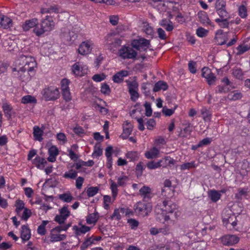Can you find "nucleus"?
Masks as SVG:
<instances>
[{"instance_id":"1","label":"nucleus","mask_w":250,"mask_h":250,"mask_svg":"<svg viewBox=\"0 0 250 250\" xmlns=\"http://www.w3.org/2000/svg\"><path fill=\"white\" fill-rule=\"evenodd\" d=\"M16 65H23L17 70L16 68H13V71H18L19 78L22 81H28L30 79L31 74L36 66V62L34 58L23 54L20 55L16 61Z\"/></svg>"},{"instance_id":"2","label":"nucleus","mask_w":250,"mask_h":250,"mask_svg":"<svg viewBox=\"0 0 250 250\" xmlns=\"http://www.w3.org/2000/svg\"><path fill=\"white\" fill-rule=\"evenodd\" d=\"M55 26V22L52 17L46 16L42 19L40 23L33 29V32L38 37H41L46 32L52 31Z\"/></svg>"},{"instance_id":"3","label":"nucleus","mask_w":250,"mask_h":250,"mask_svg":"<svg viewBox=\"0 0 250 250\" xmlns=\"http://www.w3.org/2000/svg\"><path fill=\"white\" fill-rule=\"evenodd\" d=\"M162 205V216L165 221H167L173 216L176 218L179 215L177 210V205L172 203L170 201H164Z\"/></svg>"},{"instance_id":"4","label":"nucleus","mask_w":250,"mask_h":250,"mask_svg":"<svg viewBox=\"0 0 250 250\" xmlns=\"http://www.w3.org/2000/svg\"><path fill=\"white\" fill-rule=\"evenodd\" d=\"M134 210L138 215L144 217L151 211L152 207L149 203L139 202L134 206Z\"/></svg>"},{"instance_id":"5","label":"nucleus","mask_w":250,"mask_h":250,"mask_svg":"<svg viewBox=\"0 0 250 250\" xmlns=\"http://www.w3.org/2000/svg\"><path fill=\"white\" fill-rule=\"evenodd\" d=\"M133 48L123 46L119 50V56L123 59H135L137 53Z\"/></svg>"},{"instance_id":"6","label":"nucleus","mask_w":250,"mask_h":250,"mask_svg":"<svg viewBox=\"0 0 250 250\" xmlns=\"http://www.w3.org/2000/svg\"><path fill=\"white\" fill-rule=\"evenodd\" d=\"M43 95L46 101H54L60 96V92L57 88L50 86L43 91Z\"/></svg>"},{"instance_id":"7","label":"nucleus","mask_w":250,"mask_h":250,"mask_svg":"<svg viewBox=\"0 0 250 250\" xmlns=\"http://www.w3.org/2000/svg\"><path fill=\"white\" fill-rule=\"evenodd\" d=\"M132 47L136 48L139 51H146L147 48L150 46L149 40L140 38L137 40H134L131 43Z\"/></svg>"},{"instance_id":"8","label":"nucleus","mask_w":250,"mask_h":250,"mask_svg":"<svg viewBox=\"0 0 250 250\" xmlns=\"http://www.w3.org/2000/svg\"><path fill=\"white\" fill-rule=\"evenodd\" d=\"M69 83L70 81L66 79H63L61 81L62 96L63 99L66 102L70 101L72 99L68 86Z\"/></svg>"},{"instance_id":"9","label":"nucleus","mask_w":250,"mask_h":250,"mask_svg":"<svg viewBox=\"0 0 250 250\" xmlns=\"http://www.w3.org/2000/svg\"><path fill=\"white\" fill-rule=\"evenodd\" d=\"M202 76L205 78L208 85L215 84L216 78L211 70L207 67H204L202 69Z\"/></svg>"},{"instance_id":"10","label":"nucleus","mask_w":250,"mask_h":250,"mask_svg":"<svg viewBox=\"0 0 250 250\" xmlns=\"http://www.w3.org/2000/svg\"><path fill=\"white\" fill-rule=\"evenodd\" d=\"M221 240L224 245L232 246L239 242V238L235 235H227L221 237Z\"/></svg>"},{"instance_id":"11","label":"nucleus","mask_w":250,"mask_h":250,"mask_svg":"<svg viewBox=\"0 0 250 250\" xmlns=\"http://www.w3.org/2000/svg\"><path fill=\"white\" fill-rule=\"evenodd\" d=\"M228 32L224 33L222 30H218L216 32L214 38L216 42L220 45L226 44L228 40Z\"/></svg>"},{"instance_id":"12","label":"nucleus","mask_w":250,"mask_h":250,"mask_svg":"<svg viewBox=\"0 0 250 250\" xmlns=\"http://www.w3.org/2000/svg\"><path fill=\"white\" fill-rule=\"evenodd\" d=\"M61 37L64 42H72L76 40L77 38V35L74 31H70L65 29L64 32L61 33Z\"/></svg>"},{"instance_id":"13","label":"nucleus","mask_w":250,"mask_h":250,"mask_svg":"<svg viewBox=\"0 0 250 250\" xmlns=\"http://www.w3.org/2000/svg\"><path fill=\"white\" fill-rule=\"evenodd\" d=\"M92 44V43L89 41L83 42L79 46V53L83 55L88 54L91 51Z\"/></svg>"},{"instance_id":"14","label":"nucleus","mask_w":250,"mask_h":250,"mask_svg":"<svg viewBox=\"0 0 250 250\" xmlns=\"http://www.w3.org/2000/svg\"><path fill=\"white\" fill-rule=\"evenodd\" d=\"M39 24L38 20L36 18L27 20L22 25V28L24 31H28L31 28H35Z\"/></svg>"},{"instance_id":"15","label":"nucleus","mask_w":250,"mask_h":250,"mask_svg":"<svg viewBox=\"0 0 250 250\" xmlns=\"http://www.w3.org/2000/svg\"><path fill=\"white\" fill-rule=\"evenodd\" d=\"M139 194L144 199H149L151 198L152 190L149 187L144 186L139 190Z\"/></svg>"},{"instance_id":"16","label":"nucleus","mask_w":250,"mask_h":250,"mask_svg":"<svg viewBox=\"0 0 250 250\" xmlns=\"http://www.w3.org/2000/svg\"><path fill=\"white\" fill-rule=\"evenodd\" d=\"M46 160L39 156L36 157V158L32 161V164L36 166V167L39 169H43L45 165L47 164Z\"/></svg>"},{"instance_id":"17","label":"nucleus","mask_w":250,"mask_h":250,"mask_svg":"<svg viewBox=\"0 0 250 250\" xmlns=\"http://www.w3.org/2000/svg\"><path fill=\"white\" fill-rule=\"evenodd\" d=\"M21 237L23 242L28 241L31 237L30 230L27 226H21Z\"/></svg>"},{"instance_id":"18","label":"nucleus","mask_w":250,"mask_h":250,"mask_svg":"<svg viewBox=\"0 0 250 250\" xmlns=\"http://www.w3.org/2000/svg\"><path fill=\"white\" fill-rule=\"evenodd\" d=\"M128 75V72L126 70H122L116 73L112 78L114 82L116 83H120L123 80L124 78Z\"/></svg>"},{"instance_id":"19","label":"nucleus","mask_w":250,"mask_h":250,"mask_svg":"<svg viewBox=\"0 0 250 250\" xmlns=\"http://www.w3.org/2000/svg\"><path fill=\"white\" fill-rule=\"evenodd\" d=\"M198 17L201 23L205 25H211L210 21L207 14L204 11L200 12L198 13Z\"/></svg>"},{"instance_id":"20","label":"nucleus","mask_w":250,"mask_h":250,"mask_svg":"<svg viewBox=\"0 0 250 250\" xmlns=\"http://www.w3.org/2000/svg\"><path fill=\"white\" fill-rule=\"evenodd\" d=\"M61 11L60 6L57 5H51L49 7L43 8L41 9V13H58Z\"/></svg>"},{"instance_id":"21","label":"nucleus","mask_w":250,"mask_h":250,"mask_svg":"<svg viewBox=\"0 0 250 250\" xmlns=\"http://www.w3.org/2000/svg\"><path fill=\"white\" fill-rule=\"evenodd\" d=\"M160 153L159 150L156 147H153L149 151L145 153V157L148 159H152L156 158Z\"/></svg>"},{"instance_id":"22","label":"nucleus","mask_w":250,"mask_h":250,"mask_svg":"<svg viewBox=\"0 0 250 250\" xmlns=\"http://www.w3.org/2000/svg\"><path fill=\"white\" fill-rule=\"evenodd\" d=\"M79 224L81 226L80 227H78L76 226L73 227V229L75 230L76 234L77 235H81L82 234H84L89 231L91 229V228L89 227L82 225L80 223Z\"/></svg>"},{"instance_id":"23","label":"nucleus","mask_w":250,"mask_h":250,"mask_svg":"<svg viewBox=\"0 0 250 250\" xmlns=\"http://www.w3.org/2000/svg\"><path fill=\"white\" fill-rule=\"evenodd\" d=\"M55 232H52V230L51 231L50 241L51 242L61 241L64 240L66 237V235L65 234H59L55 233Z\"/></svg>"},{"instance_id":"24","label":"nucleus","mask_w":250,"mask_h":250,"mask_svg":"<svg viewBox=\"0 0 250 250\" xmlns=\"http://www.w3.org/2000/svg\"><path fill=\"white\" fill-rule=\"evenodd\" d=\"M164 165V160H160L157 162L154 161L148 162L146 164V167L149 169H155Z\"/></svg>"},{"instance_id":"25","label":"nucleus","mask_w":250,"mask_h":250,"mask_svg":"<svg viewBox=\"0 0 250 250\" xmlns=\"http://www.w3.org/2000/svg\"><path fill=\"white\" fill-rule=\"evenodd\" d=\"M167 88L168 85L166 82L163 81H159L155 84L153 90L154 92H157L161 89L166 90Z\"/></svg>"},{"instance_id":"26","label":"nucleus","mask_w":250,"mask_h":250,"mask_svg":"<svg viewBox=\"0 0 250 250\" xmlns=\"http://www.w3.org/2000/svg\"><path fill=\"white\" fill-rule=\"evenodd\" d=\"M12 25V21L9 18L3 15V18L0 21V26L4 29L11 27Z\"/></svg>"},{"instance_id":"27","label":"nucleus","mask_w":250,"mask_h":250,"mask_svg":"<svg viewBox=\"0 0 250 250\" xmlns=\"http://www.w3.org/2000/svg\"><path fill=\"white\" fill-rule=\"evenodd\" d=\"M115 35L113 33H110L105 37L106 44L108 46V49L111 51H114L115 49L112 48V44H113L114 39H115Z\"/></svg>"},{"instance_id":"28","label":"nucleus","mask_w":250,"mask_h":250,"mask_svg":"<svg viewBox=\"0 0 250 250\" xmlns=\"http://www.w3.org/2000/svg\"><path fill=\"white\" fill-rule=\"evenodd\" d=\"M43 131L38 126H35L33 128V135L35 138V139L39 141H42V140Z\"/></svg>"},{"instance_id":"29","label":"nucleus","mask_w":250,"mask_h":250,"mask_svg":"<svg viewBox=\"0 0 250 250\" xmlns=\"http://www.w3.org/2000/svg\"><path fill=\"white\" fill-rule=\"evenodd\" d=\"M248 192L247 188H239L238 192L235 194V197L237 200H241L243 198H247Z\"/></svg>"},{"instance_id":"30","label":"nucleus","mask_w":250,"mask_h":250,"mask_svg":"<svg viewBox=\"0 0 250 250\" xmlns=\"http://www.w3.org/2000/svg\"><path fill=\"white\" fill-rule=\"evenodd\" d=\"M77 174L78 172L72 168L65 172L63 175V177L66 179H75L77 176Z\"/></svg>"},{"instance_id":"31","label":"nucleus","mask_w":250,"mask_h":250,"mask_svg":"<svg viewBox=\"0 0 250 250\" xmlns=\"http://www.w3.org/2000/svg\"><path fill=\"white\" fill-rule=\"evenodd\" d=\"M192 131V129L190 124L188 123L187 126L185 127L183 130H181V132L178 136L181 137H187L188 135L190 134Z\"/></svg>"},{"instance_id":"32","label":"nucleus","mask_w":250,"mask_h":250,"mask_svg":"<svg viewBox=\"0 0 250 250\" xmlns=\"http://www.w3.org/2000/svg\"><path fill=\"white\" fill-rule=\"evenodd\" d=\"M98 212L89 214L86 217V221L88 224H95L98 219Z\"/></svg>"},{"instance_id":"33","label":"nucleus","mask_w":250,"mask_h":250,"mask_svg":"<svg viewBox=\"0 0 250 250\" xmlns=\"http://www.w3.org/2000/svg\"><path fill=\"white\" fill-rule=\"evenodd\" d=\"M197 166L198 164H196L195 161H192L191 162H188L181 165L180 166V169L182 170H185L186 169L195 168Z\"/></svg>"},{"instance_id":"34","label":"nucleus","mask_w":250,"mask_h":250,"mask_svg":"<svg viewBox=\"0 0 250 250\" xmlns=\"http://www.w3.org/2000/svg\"><path fill=\"white\" fill-rule=\"evenodd\" d=\"M125 123L126 126H124L123 127V136L125 138H127L131 134L132 131V127L131 125L127 122V121H126Z\"/></svg>"},{"instance_id":"35","label":"nucleus","mask_w":250,"mask_h":250,"mask_svg":"<svg viewBox=\"0 0 250 250\" xmlns=\"http://www.w3.org/2000/svg\"><path fill=\"white\" fill-rule=\"evenodd\" d=\"M59 198L64 202L70 203L73 199V197L70 193H65L59 195Z\"/></svg>"},{"instance_id":"36","label":"nucleus","mask_w":250,"mask_h":250,"mask_svg":"<svg viewBox=\"0 0 250 250\" xmlns=\"http://www.w3.org/2000/svg\"><path fill=\"white\" fill-rule=\"evenodd\" d=\"M2 108L5 116L7 118V119H10L11 118L12 110V107H11V106L9 104H7V103H5L3 104Z\"/></svg>"},{"instance_id":"37","label":"nucleus","mask_w":250,"mask_h":250,"mask_svg":"<svg viewBox=\"0 0 250 250\" xmlns=\"http://www.w3.org/2000/svg\"><path fill=\"white\" fill-rule=\"evenodd\" d=\"M109 182L110 183V189L112 191V197L114 199H115L118 194V185L112 180H110Z\"/></svg>"},{"instance_id":"38","label":"nucleus","mask_w":250,"mask_h":250,"mask_svg":"<svg viewBox=\"0 0 250 250\" xmlns=\"http://www.w3.org/2000/svg\"><path fill=\"white\" fill-rule=\"evenodd\" d=\"M232 74L234 77L236 79H241L243 76V72L242 70L238 67H234L232 70Z\"/></svg>"},{"instance_id":"39","label":"nucleus","mask_w":250,"mask_h":250,"mask_svg":"<svg viewBox=\"0 0 250 250\" xmlns=\"http://www.w3.org/2000/svg\"><path fill=\"white\" fill-rule=\"evenodd\" d=\"M48 221H43L41 225L38 227L37 232L41 235H44L46 233L45 226L48 224Z\"/></svg>"},{"instance_id":"40","label":"nucleus","mask_w":250,"mask_h":250,"mask_svg":"<svg viewBox=\"0 0 250 250\" xmlns=\"http://www.w3.org/2000/svg\"><path fill=\"white\" fill-rule=\"evenodd\" d=\"M71 226V223H69L67 225L59 226L55 227V228H53L51 230L52 231V232L59 233L62 230L66 231Z\"/></svg>"},{"instance_id":"41","label":"nucleus","mask_w":250,"mask_h":250,"mask_svg":"<svg viewBox=\"0 0 250 250\" xmlns=\"http://www.w3.org/2000/svg\"><path fill=\"white\" fill-rule=\"evenodd\" d=\"M218 15L219 16L221 19H229L230 16L229 13L226 10V8L223 9H220L216 11Z\"/></svg>"},{"instance_id":"42","label":"nucleus","mask_w":250,"mask_h":250,"mask_svg":"<svg viewBox=\"0 0 250 250\" xmlns=\"http://www.w3.org/2000/svg\"><path fill=\"white\" fill-rule=\"evenodd\" d=\"M35 98L31 95H26L22 98L21 103L23 104L36 103Z\"/></svg>"},{"instance_id":"43","label":"nucleus","mask_w":250,"mask_h":250,"mask_svg":"<svg viewBox=\"0 0 250 250\" xmlns=\"http://www.w3.org/2000/svg\"><path fill=\"white\" fill-rule=\"evenodd\" d=\"M99 188L98 187H91L87 189L86 193L88 197H93L99 191Z\"/></svg>"},{"instance_id":"44","label":"nucleus","mask_w":250,"mask_h":250,"mask_svg":"<svg viewBox=\"0 0 250 250\" xmlns=\"http://www.w3.org/2000/svg\"><path fill=\"white\" fill-rule=\"evenodd\" d=\"M93 243V240H92V237H89L83 243L80 247V249L81 250H85Z\"/></svg>"},{"instance_id":"45","label":"nucleus","mask_w":250,"mask_h":250,"mask_svg":"<svg viewBox=\"0 0 250 250\" xmlns=\"http://www.w3.org/2000/svg\"><path fill=\"white\" fill-rule=\"evenodd\" d=\"M209 196L211 200L213 202H217L221 197V194L216 190L211 191Z\"/></svg>"},{"instance_id":"46","label":"nucleus","mask_w":250,"mask_h":250,"mask_svg":"<svg viewBox=\"0 0 250 250\" xmlns=\"http://www.w3.org/2000/svg\"><path fill=\"white\" fill-rule=\"evenodd\" d=\"M201 113L205 121H209L211 118V113L206 107H203Z\"/></svg>"},{"instance_id":"47","label":"nucleus","mask_w":250,"mask_h":250,"mask_svg":"<svg viewBox=\"0 0 250 250\" xmlns=\"http://www.w3.org/2000/svg\"><path fill=\"white\" fill-rule=\"evenodd\" d=\"M229 19H216L215 21L218 23L219 25L222 28H228L229 26V22L228 21Z\"/></svg>"},{"instance_id":"48","label":"nucleus","mask_w":250,"mask_h":250,"mask_svg":"<svg viewBox=\"0 0 250 250\" xmlns=\"http://www.w3.org/2000/svg\"><path fill=\"white\" fill-rule=\"evenodd\" d=\"M238 14L242 18H246L247 16V9L245 6L242 5L238 8Z\"/></svg>"},{"instance_id":"49","label":"nucleus","mask_w":250,"mask_h":250,"mask_svg":"<svg viewBox=\"0 0 250 250\" xmlns=\"http://www.w3.org/2000/svg\"><path fill=\"white\" fill-rule=\"evenodd\" d=\"M81 64L80 62H76L72 67V72L76 75H80Z\"/></svg>"},{"instance_id":"50","label":"nucleus","mask_w":250,"mask_h":250,"mask_svg":"<svg viewBox=\"0 0 250 250\" xmlns=\"http://www.w3.org/2000/svg\"><path fill=\"white\" fill-rule=\"evenodd\" d=\"M128 177L126 176H122L117 179V185L119 186L124 187L126 185Z\"/></svg>"},{"instance_id":"51","label":"nucleus","mask_w":250,"mask_h":250,"mask_svg":"<svg viewBox=\"0 0 250 250\" xmlns=\"http://www.w3.org/2000/svg\"><path fill=\"white\" fill-rule=\"evenodd\" d=\"M236 49L238 51L237 54L240 55L249 50L250 49V47L248 46V45L241 44L239 45L236 48Z\"/></svg>"},{"instance_id":"52","label":"nucleus","mask_w":250,"mask_h":250,"mask_svg":"<svg viewBox=\"0 0 250 250\" xmlns=\"http://www.w3.org/2000/svg\"><path fill=\"white\" fill-rule=\"evenodd\" d=\"M60 215L62 216L67 218L70 215V212L68 209L67 206H64L62 208L59 210Z\"/></svg>"},{"instance_id":"53","label":"nucleus","mask_w":250,"mask_h":250,"mask_svg":"<svg viewBox=\"0 0 250 250\" xmlns=\"http://www.w3.org/2000/svg\"><path fill=\"white\" fill-rule=\"evenodd\" d=\"M103 154L102 149L100 147V145L99 144H97L94 147V151L92 154V156L93 157H99L102 155Z\"/></svg>"},{"instance_id":"54","label":"nucleus","mask_w":250,"mask_h":250,"mask_svg":"<svg viewBox=\"0 0 250 250\" xmlns=\"http://www.w3.org/2000/svg\"><path fill=\"white\" fill-rule=\"evenodd\" d=\"M128 92L137 90L138 89V83L136 81L130 82L128 83Z\"/></svg>"},{"instance_id":"55","label":"nucleus","mask_w":250,"mask_h":250,"mask_svg":"<svg viewBox=\"0 0 250 250\" xmlns=\"http://www.w3.org/2000/svg\"><path fill=\"white\" fill-rule=\"evenodd\" d=\"M16 211L17 212V213H19L22 209L25 208H24V203L22 200H18L16 201Z\"/></svg>"},{"instance_id":"56","label":"nucleus","mask_w":250,"mask_h":250,"mask_svg":"<svg viewBox=\"0 0 250 250\" xmlns=\"http://www.w3.org/2000/svg\"><path fill=\"white\" fill-rule=\"evenodd\" d=\"M208 33V31L203 27H199L196 30V34L198 37H206Z\"/></svg>"},{"instance_id":"57","label":"nucleus","mask_w":250,"mask_h":250,"mask_svg":"<svg viewBox=\"0 0 250 250\" xmlns=\"http://www.w3.org/2000/svg\"><path fill=\"white\" fill-rule=\"evenodd\" d=\"M112 220H117L118 221L121 219V214L119 208H116L114 210L113 213L110 217Z\"/></svg>"},{"instance_id":"58","label":"nucleus","mask_w":250,"mask_h":250,"mask_svg":"<svg viewBox=\"0 0 250 250\" xmlns=\"http://www.w3.org/2000/svg\"><path fill=\"white\" fill-rule=\"evenodd\" d=\"M226 8V2L224 0H216L215 2V8L216 11L220 9Z\"/></svg>"},{"instance_id":"59","label":"nucleus","mask_w":250,"mask_h":250,"mask_svg":"<svg viewBox=\"0 0 250 250\" xmlns=\"http://www.w3.org/2000/svg\"><path fill=\"white\" fill-rule=\"evenodd\" d=\"M161 160H164L165 166H163V167H166L168 165H174L175 163V160L169 156L165 157Z\"/></svg>"},{"instance_id":"60","label":"nucleus","mask_w":250,"mask_h":250,"mask_svg":"<svg viewBox=\"0 0 250 250\" xmlns=\"http://www.w3.org/2000/svg\"><path fill=\"white\" fill-rule=\"evenodd\" d=\"M144 106L146 109V115L147 117L151 116L152 113V110L151 109L150 104L147 102H146Z\"/></svg>"},{"instance_id":"61","label":"nucleus","mask_w":250,"mask_h":250,"mask_svg":"<svg viewBox=\"0 0 250 250\" xmlns=\"http://www.w3.org/2000/svg\"><path fill=\"white\" fill-rule=\"evenodd\" d=\"M196 62L193 61H189L188 64L189 70L193 74L196 72Z\"/></svg>"},{"instance_id":"62","label":"nucleus","mask_w":250,"mask_h":250,"mask_svg":"<svg viewBox=\"0 0 250 250\" xmlns=\"http://www.w3.org/2000/svg\"><path fill=\"white\" fill-rule=\"evenodd\" d=\"M211 141V139L209 138H206L201 140L199 144L197 145L196 147H201L203 146H207L209 145Z\"/></svg>"},{"instance_id":"63","label":"nucleus","mask_w":250,"mask_h":250,"mask_svg":"<svg viewBox=\"0 0 250 250\" xmlns=\"http://www.w3.org/2000/svg\"><path fill=\"white\" fill-rule=\"evenodd\" d=\"M154 7L160 12L165 11L167 9V6L163 1L158 3V4H155Z\"/></svg>"},{"instance_id":"64","label":"nucleus","mask_w":250,"mask_h":250,"mask_svg":"<svg viewBox=\"0 0 250 250\" xmlns=\"http://www.w3.org/2000/svg\"><path fill=\"white\" fill-rule=\"evenodd\" d=\"M101 91L104 94H109L110 92L109 86L106 83L102 84L101 88Z\"/></svg>"}]
</instances>
